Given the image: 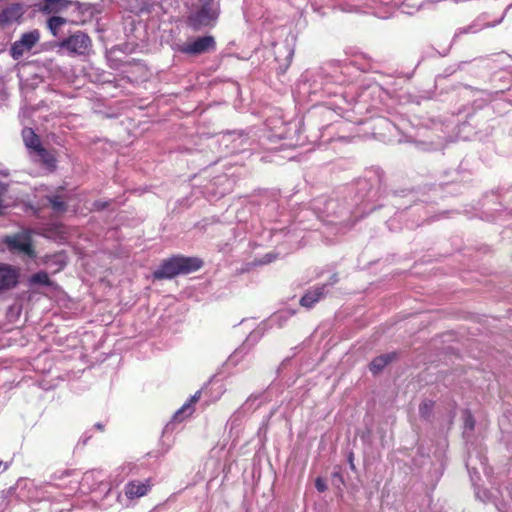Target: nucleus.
Returning a JSON list of instances; mask_svg holds the SVG:
<instances>
[{
    "label": "nucleus",
    "mask_w": 512,
    "mask_h": 512,
    "mask_svg": "<svg viewBox=\"0 0 512 512\" xmlns=\"http://www.w3.org/2000/svg\"><path fill=\"white\" fill-rule=\"evenodd\" d=\"M498 57L501 58L502 61L510 60V55L506 53H500L498 54Z\"/></svg>",
    "instance_id": "38"
},
{
    "label": "nucleus",
    "mask_w": 512,
    "mask_h": 512,
    "mask_svg": "<svg viewBox=\"0 0 512 512\" xmlns=\"http://www.w3.org/2000/svg\"><path fill=\"white\" fill-rule=\"evenodd\" d=\"M8 186L5 183L0 182V215L7 213V209L10 208L14 200L8 196Z\"/></svg>",
    "instance_id": "24"
},
{
    "label": "nucleus",
    "mask_w": 512,
    "mask_h": 512,
    "mask_svg": "<svg viewBox=\"0 0 512 512\" xmlns=\"http://www.w3.org/2000/svg\"><path fill=\"white\" fill-rule=\"evenodd\" d=\"M294 315V311L292 310H284L278 313H275L270 319L271 325H277L281 327L288 319H290Z\"/></svg>",
    "instance_id": "26"
},
{
    "label": "nucleus",
    "mask_w": 512,
    "mask_h": 512,
    "mask_svg": "<svg viewBox=\"0 0 512 512\" xmlns=\"http://www.w3.org/2000/svg\"><path fill=\"white\" fill-rule=\"evenodd\" d=\"M315 487L319 492H324L327 488V485L323 479L317 478L315 481Z\"/></svg>",
    "instance_id": "34"
},
{
    "label": "nucleus",
    "mask_w": 512,
    "mask_h": 512,
    "mask_svg": "<svg viewBox=\"0 0 512 512\" xmlns=\"http://www.w3.org/2000/svg\"><path fill=\"white\" fill-rule=\"evenodd\" d=\"M65 6V0H43V2L37 4V7L40 11L48 14L58 12Z\"/></svg>",
    "instance_id": "23"
},
{
    "label": "nucleus",
    "mask_w": 512,
    "mask_h": 512,
    "mask_svg": "<svg viewBox=\"0 0 512 512\" xmlns=\"http://www.w3.org/2000/svg\"><path fill=\"white\" fill-rule=\"evenodd\" d=\"M188 9L187 22L195 31L216 25L220 15L219 0H183Z\"/></svg>",
    "instance_id": "4"
},
{
    "label": "nucleus",
    "mask_w": 512,
    "mask_h": 512,
    "mask_svg": "<svg viewBox=\"0 0 512 512\" xmlns=\"http://www.w3.org/2000/svg\"><path fill=\"white\" fill-rule=\"evenodd\" d=\"M51 207L56 212H64L66 210V204L59 196H53L49 199Z\"/></svg>",
    "instance_id": "31"
},
{
    "label": "nucleus",
    "mask_w": 512,
    "mask_h": 512,
    "mask_svg": "<svg viewBox=\"0 0 512 512\" xmlns=\"http://www.w3.org/2000/svg\"><path fill=\"white\" fill-rule=\"evenodd\" d=\"M215 48L216 42L211 35L200 36L184 43H175L172 47L175 52L190 56L205 54L214 51Z\"/></svg>",
    "instance_id": "8"
},
{
    "label": "nucleus",
    "mask_w": 512,
    "mask_h": 512,
    "mask_svg": "<svg viewBox=\"0 0 512 512\" xmlns=\"http://www.w3.org/2000/svg\"><path fill=\"white\" fill-rule=\"evenodd\" d=\"M475 494H476L477 498H479L483 502L490 501L493 498L491 492H489L487 490H480L478 488H475Z\"/></svg>",
    "instance_id": "32"
},
{
    "label": "nucleus",
    "mask_w": 512,
    "mask_h": 512,
    "mask_svg": "<svg viewBox=\"0 0 512 512\" xmlns=\"http://www.w3.org/2000/svg\"><path fill=\"white\" fill-rule=\"evenodd\" d=\"M91 44L88 35L82 32L75 33L69 38L63 40L61 46L72 53L84 54Z\"/></svg>",
    "instance_id": "13"
},
{
    "label": "nucleus",
    "mask_w": 512,
    "mask_h": 512,
    "mask_svg": "<svg viewBox=\"0 0 512 512\" xmlns=\"http://www.w3.org/2000/svg\"><path fill=\"white\" fill-rule=\"evenodd\" d=\"M131 471L130 464H125L118 467L111 475L108 492H111L112 486H118L129 475Z\"/></svg>",
    "instance_id": "22"
},
{
    "label": "nucleus",
    "mask_w": 512,
    "mask_h": 512,
    "mask_svg": "<svg viewBox=\"0 0 512 512\" xmlns=\"http://www.w3.org/2000/svg\"><path fill=\"white\" fill-rule=\"evenodd\" d=\"M26 12L24 4L14 0H0V53L11 43L18 26L23 22ZM7 98L5 84L0 76V103Z\"/></svg>",
    "instance_id": "3"
},
{
    "label": "nucleus",
    "mask_w": 512,
    "mask_h": 512,
    "mask_svg": "<svg viewBox=\"0 0 512 512\" xmlns=\"http://www.w3.org/2000/svg\"><path fill=\"white\" fill-rule=\"evenodd\" d=\"M40 33L38 30H31L21 35L20 39L15 41L10 47V55L14 60L20 59L25 53L29 52L39 41Z\"/></svg>",
    "instance_id": "9"
},
{
    "label": "nucleus",
    "mask_w": 512,
    "mask_h": 512,
    "mask_svg": "<svg viewBox=\"0 0 512 512\" xmlns=\"http://www.w3.org/2000/svg\"><path fill=\"white\" fill-rule=\"evenodd\" d=\"M3 243L13 254L24 255L30 259L36 258L31 232L28 230H22L15 234L5 236Z\"/></svg>",
    "instance_id": "7"
},
{
    "label": "nucleus",
    "mask_w": 512,
    "mask_h": 512,
    "mask_svg": "<svg viewBox=\"0 0 512 512\" xmlns=\"http://www.w3.org/2000/svg\"><path fill=\"white\" fill-rule=\"evenodd\" d=\"M105 475L102 470H90L84 473L82 478V485H87L91 490H96L101 486L106 488L108 484L104 483Z\"/></svg>",
    "instance_id": "16"
},
{
    "label": "nucleus",
    "mask_w": 512,
    "mask_h": 512,
    "mask_svg": "<svg viewBox=\"0 0 512 512\" xmlns=\"http://www.w3.org/2000/svg\"><path fill=\"white\" fill-rule=\"evenodd\" d=\"M19 272L9 264H0V292L15 287L18 283Z\"/></svg>",
    "instance_id": "15"
},
{
    "label": "nucleus",
    "mask_w": 512,
    "mask_h": 512,
    "mask_svg": "<svg viewBox=\"0 0 512 512\" xmlns=\"http://www.w3.org/2000/svg\"><path fill=\"white\" fill-rule=\"evenodd\" d=\"M475 420L470 412L465 413L464 417V436H467L470 432L474 430Z\"/></svg>",
    "instance_id": "30"
},
{
    "label": "nucleus",
    "mask_w": 512,
    "mask_h": 512,
    "mask_svg": "<svg viewBox=\"0 0 512 512\" xmlns=\"http://www.w3.org/2000/svg\"><path fill=\"white\" fill-rule=\"evenodd\" d=\"M476 460L479 461V464L481 465L483 471L485 473H487L486 458L483 455H481V454H477L474 457L472 453H469L467 461H466V467H467V470L469 472L471 481H472L474 486L476 485L475 484V477H477V479L479 478V472H478L476 466L474 465Z\"/></svg>",
    "instance_id": "17"
},
{
    "label": "nucleus",
    "mask_w": 512,
    "mask_h": 512,
    "mask_svg": "<svg viewBox=\"0 0 512 512\" xmlns=\"http://www.w3.org/2000/svg\"><path fill=\"white\" fill-rule=\"evenodd\" d=\"M131 471L130 464H125L118 467L111 475L108 492H111L112 486H118L129 475Z\"/></svg>",
    "instance_id": "21"
},
{
    "label": "nucleus",
    "mask_w": 512,
    "mask_h": 512,
    "mask_svg": "<svg viewBox=\"0 0 512 512\" xmlns=\"http://www.w3.org/2000/svg\"><path fill=\"white\" fill-rule=\"evenodd\" d=\"M95 428H97L98 430L102 431V430H103V428H104V426H103V424H102V423H96V424H95Z\"/></svg>",
    "instance_id": "39"
},
{
    "label": "nucleus",
    "mask_w": 512,
    "mask_h": 512,
    "mask_svg": "<svg viewBox=\"0 0 512 512\" xmlns=\"http://www.w3.org/2000/svg\"><path fill=\"white\" fill-rule=\"evenodd\" d=\"M266 127L268 128L266 137L270 141L286 140L288 147L301 145L300 121L285 122L281 117L269 118L266 121Z\"/></svg>",
    "instance_id": "5"
},
{
    "label": "nucleus",
    "mask_w": 512,
    "mask_h": 512,
    "mask_svg": "<svg viewBox=\"0 0 512 512\" xmlns=\"http://www.w3.org/2000/svg\"><path fill=\"white\" fill-rule=\"evenodd\" d=\"M510 8H512V4H510L506 8V10H505L504 14L502 15V17L500 19L494 21V22H487L485 20V18H486L485 14H482V15L478 16L469 25L458 28L455 31L454 39H456V38H458V37H460L461 35H464V34H476V33L482 31L485 28L495 27L496 25L500 24L503 21L507 10L510 9Z\"/></svg>",
    "instance_id": "11"
},
{
    "label": "nucleus",
    "mask_w": 512,
    "mask_h": 512,
    "mask_svg": "<svg viewBox=\"0 0 512 512\" xmlns=\"http://www.w3.org/2000/svg\"><path fill=\"white\" fill-rule=\"evenodd\" d=\"M30 286L40 285V286H50L51 280L49 278V275L45 271H39L35 274H33L29 280Z\"/></svg>",
    "instance_id": "25"
},
{
    "label": "nucleus",
    "mask_w": 512,
    "mask_h": 512,
    "mask_svg": "<svg viewBox=\"0 0 512 512\" xmlns=\"http://www.w3.org/2000/svg\"><path fill=\"white\" fill-rule=\"evenodd\" d=\"M9 465L7 462L0 460V473L5 472L8 469Z\"/></svg>",
    "instance_id": "36"
},
{
    "label": "nucleus",
    "mask_w": 512,
    "mask_h": 512,
    "mask_svg": "<svg viewBox=\"0 0 512 512\" xmlns=\"http://www.w3.org/2000/svg\"><path fill=\"white\" fill-rule=\"evenodd\" d=\"M260 333L259 332H253L248 336V338L245 340V342L242 344L241 347L236 349L234 353L229 357L228 362L232 365H237L240 361V358L247 352L250 346L253 345V343L258 339Z\"/></svg>",
    "instance_id": "19"
},
{
    "label": "nucleus",
    "mask_w": 512,
    "mask_h": 512,
    "mask_svg": "<svg viewBox=\"0 0 512 512\" xmlns=\"http://www.w3.org/2000/svg\"><path fill=\"white\" fill-rule=\"evenodd\" d=\"M203 262L196 257L174 256L162 262L154 271L155 279H171L179 274H187L201 268Z\"/></svg>",
    "instance_id": "6"
},
{
    "label": "nucleus",
    "mask_w": 512,
    "mask_h": 512,
    "mask_svg": "<svg viewBox=\"0 0 512 512\" xmlns=\"http://www.w3.org/2000/svg\"><path fill=\"white\" fill-rule=\"evenodd\" d=\"M151 481L132 480L124 487V495L128 500H135L145 496L151 489Z\"/></svg>",
    "instance_id": "14"
},
{
    "label": "nucleus",
    "mask_w": 512,
    "mask_h": 512,
    "mask_svg": "<svg viewBox=\"0 0 512 512\" xmlns=\"http://www.w3.org/2000/svg\"><path fill=\"white\" fill-rule=\"evenodd\" d=\"M69 475H70V471L65 470V471L61 472V474L59 476L57 474H55L54 479L62 478L63 476H69Z\"/></svg>",
    "instance_id": "37"
},
{
    "label": "nucleus",
    "mask_w": 512,
    "mask_h": 512,
    "mask_svg": "<svg viewBox=\"0 0 512 512\" xmlns=\"http://www.w3.org/2000/svg\"><path fill=\"white\" fill-rule=\"evenodd\" d=\"M396 358V353H386L382 354L378 357H375L370 363V370L377 374L381 372L390 362H392Z\"/></svg>",
    "instance_id": "20"
},
{
    "label": "nucleus",
    "mask_w": 512,
    "mask_h": 512,
    "mask_svg": "<svg viewBox=\"0 0 512 512\" xmlns=\"http://www.w3.org/2000/svg\"><path fill=\"white\" fill-rule=\"evenodd\" d=\"M22 136L28 149L33 150L47 166L54 165L55 159L46 149L41 146L39 137L31 128H24L22 131Z\"/></svg>",
    "instance_id": "10"
},
{
    "label": "nucleus",
    "mask_w": 512,
    "mask_h": 512,
    "mask_svg": "<svg viewBox=\"0 0 512 512\" xmlns=\"http://www.w3.org/2000/svg\"><path fill=\"white\" fill-rule=\"evenodd\" d=\"M312 210L321 221L336 226L338 232L351 228L361 217L358 207L351 210L334 198L320 197L314 199Z\"/></svg>",
    "instance_id": "2"
},
{
    "label": "nucleus",
    "mask_w": 512,
    "mask_h": 512,
    "mask_svg": "<svg viewBox=\"0 0 512 512\" xmlns=\"http://www.w3.org/2000/svg\"><path fill=\"white\" fill-rule=\"evenodd\" d=\"M66 23V19L58 16L50 17L48 20V27L54 36L57 35V30Z\"/></svg>",
    "instance_id": "28"
},
{
    "label": "nucleus",
    "mask_w": 512,
    "mask_h": 512,
    "mask_svg": "<svg viewBox=\"0 0 512 512\" xmlns=\"http://www.w3.org/2000/svg\"><path fill=\"white\" fill-rule=\"evenodd\" d=\"M225 391L226 388L223 383L218 381L212 382L209 388L211 401H218L221 398V396L225 393Z\"/></svg>",
    "instance_id": "27"
},
{
    "label": "nucleus",
    "mask_w": 512,
    "mask_h": 512,
    "mask_svg": "<svg viewBox=\"0 0 512 512\" xmlns=\"http://www.w3.org/2000/svg\"><path fill=\"white\" fill-rule=\"evenodd\" d=\"M276 259V255L273 254V253H267L264 257H263V260L261 261V263L263 264H268V263H271L272 261H274Z\"/></svg>",
    "instance_id": "35"
},
{
    "label": "nucleus",
    "mask_w": 512,
    "mask_h": 512,
    "mask_svg": "<svg viewBox=\"0 0 512 512\" xmlns=\"http://www.w3.org/2000/svg\"><path fill=\"white\" fill-rule=\"evenodd\" d=\"M349 69L347 63L333 61L313 73L307 72L299 85L300 92L309 97L319 96L320 98L343 94L342 85L349 81L347 77Z\"/></svg>",
    "instance_id": "1"
},
{
    "label": "nucleus",
    "mask_w": 512,
    "mask_h": 512,
    "mask_svg": "<svg viewBox=\"0 0 512 512\" xmlns=\"http://www.w3.org/2000/svg\"><path fill=\"white\" fill-rule=\"evenodd\" d=\"M433 401L431 400H425L421 403L420 407H419V413L421 415L422 418H429L431 413H432V410H433Z\"/></svg>",
    "instance_id": "29"
},
{
    "label": "nucleus",
    "mask_w": 512,
    "mask_h": 512,
    "mask_svg": "<svg viewBox=\"0 0 512 512\" xmlns=\"http://www.w3.org/2000/svg\"><path fill=\"white\" fill-rule=\"evenodd\" d=\"M338 281L337 276L333 275L331 277V281L329 283L323 284L321 286H316L310 290H308L305 295L300 299V304L303 307L311 308L317 302H319L328 292L329 288Z\"/></svg>",
    "instance_id": "12"
},
{
    "label": "nucleus",
    "mask_w": 512,
    "mask_h": 512,
    "mask_svg": "<svg viewBox=\"0 0 512 512\" xmlns=\"http://www.w3.org/2000/svg\"><path fill=\"white\" fill-rule=\"evenodd\" d=\"M201 392H196L190 399L185 402L181 408H179L173 417V420L176 422H181L186 417L190 416L194 412L193 405L199 400Z\"/></svg>",
    "instance_id": "18"
},
{
    "label": "nucleus",
    "mask_w": 512,
    "mask_h": 512,
    "mask_svg": "<svg viewBox=\"0 0 512 512\" xmlns=\"http://www.w3.org/2000/svg\"><path fill=\"white\" fill-rule=\"evenodd\" d=\"M152 10H154V6H150L148 4H143L141 7L138 8V10H136V12L138 14H144V13H151Z\"/></svg>",
    "instance_id": "33"
}]
</instances>
